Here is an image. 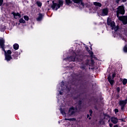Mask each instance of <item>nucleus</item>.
<instances>
[{
	"instance_id": "obj_1",
	"label": "nucleus",
	"mask_w": 127,
	"mask_h": 127,
	"mask_svg": "<svg viewBox=\"0 0 127 127\" xmlns=\"http://www.w3.org/2000/svg\"><path fill=\"white\" fill-rule=\"evenodd\" d=\"M57 89L59 92L57 96V98L58 99V104H62L61 106H64V100L62 99V96L64 94H67V93H69L70 92V88L68 87L66 85H65L64 84V81H63L60 83L58 86Z\"/></svg>"
},
{
	"instance_id": "obj_2",
	"label": "nucleus",
	"mask_w": 127,
	"mask_h": 127,
	"mask_svg": "<svg viewBox=\"0 0 127 127\" xmlns=\"http://www.w3.org/2000/svg\"><path fill=\"white\" fill-rule=\"evenodd\" d=\"M81 102L79 103V107H76L75 108H74V107L70 108L68 111V108H63V106H60L61 109H60V112L61 114L63 115L64 117H67V118H70L71 116H73L75 115V113L76 112H77V110L78 109H80V107H81Z\"/></svg>"
},
{
	"instance_id": "obj_3",
	"label": "nucleus",
	"mask_w": 127,
	"mask_h": 127,
	"mask_svg": "<svg viewBox=\"0 0 127 127\" xmlns=\"http://www.w3.org/2000/svg\"><path fill=\"white\" fill-rule=\"evenodd\" d=\"M118 10L116 11L117 16L119 20L122 21L123 24L126 25L127 24V15L126 16H120V14H124L125 12V7L124 6L121 5L119 6L117 9Z\"/></svg>"
},
{
	"instance_id": "obj_4",
	"label": "nucleus",
	"mask_w": 127,
	"mask_h": 127,
	"mask_svg": "<svg viewBox=\"0 0 127 127\" xmlns=\"http://www.w3.org/2000/svg\"><path fill=\"white\" fill-rule=\"evenodd\" d=\"M0 46L2 50L4 52L5 60L6 61H10L12 58L11 57V51L8 50L7 52L4 49V40L3 39H0Z\"/></svg>"
},
{
	"instance_id": "obj_5",
	"label": "nucleus",
	"mask_w": 127,
	"mask_h": 127,
	"mask_svg": "<svg viewBox=\"0 0 127 127\" xmlns=\"http://www.w3.org/2000/svg\"><path fill=\"white\" fill-rule=\"evenodd\" d=\"M52 8L53 10H57L61 6H63V0H59L58 2H55L54 0L52 1Z\"/></svg>"
},
{
	"instance_id": "obj_6",
	"label": "nucleus",
	"mask_w": 127,
	"mask_h": 127,
	"mask_svg": "<svg viewBox=\"0 0 127 127\" xmlns=\"http://www.w3.org/2000/svg\"><path fill=\"white\" fill-rule=\"evenodd\" d=\"M80 61V60H79L78 59V56L77 55V54L73 53V56H70L69 57H68L66 59H64L63 60V63H65V62H75V61Z\"/></svg>"
},
{
	"instance_id": "obj_7",
	"label": "nucleus",
	"mask_w": 127,
	"mask_h": 127,
	"mask_svg": "<svg viewBox=\"0 0 127 127\" xmlns=\"http://www.w3.org/2000/svg\"><path fill=\"white\" fill-rule=\"evenodd\" d=\"M107 25L111 26L112 29L115 30V31H118V29H119V27L116 26L115 23L114 21H112L111 18H108Z\"/></svg>"
},
{
	"instance_id": "obj_8",
	"label": "nucleus",
	"mask_w": 127,
	"mask_h": 127,
	"mask_svg": "<svg viewBox=\"0 0 127 127\" xmlns=\"http://www.w3.org/2000/svg\"><path fill=\"white\" fill-rule=\"evenodd\" d=\"M127 99H125V100H120L119 102V106L121 107L122 111H124L125 110V107H126V105H127Z\"/></svg>"
},
{
	"instance_id": "obj_9",
	"label": "nucleus",
	"mask_w": 127,
	"mask_h": 127,
	"mask_svg": "<svg viewBox=\"0 0 127 127\" xmlns=\"http://www.w3.org/2000/svg\"><path fill=\"white\" fill-rule=\"evenodd\" d=\"M116 77V73H113L112 75V78L110 76H108V80L111 85H114V78Z\"/></svg>"
},
{
	"instance_id": "obj_10",
	"label": "nucleus",
	"mask_w": 127,
	"mask_h": 127,
	"mask_svg": "<svg viewBox=\"0 0 127 127\" xmlns=\"http://www.w3.org/2000/svg\"><path fill=\"white\" fill-rule=\"evenodd\" d=\"M108 13H109V9H108V8H104L102 9L101 11V15H102V16L108 15Z\"/></svg>"
},
{
	"instance_id": "obj_11",
	"label": "nucleus",
	"mask_w": 127,
	"mask_h": 127,
	"mask_svg": "<svg viewBox=\"0 0 127 127\" xmlns=\"http://www.w3.org/2000/svg\"><path fill=\"white\" fill-rule=\"evenodd\" d=\"M72 1L74 3H77V4H80L82 7H84V3H83L82 0H72Z\"/></svg>"
},
{
	"instance_id": "obj_12",
	"label": "nucleus",
	"mask_w": 127,
	"mask_h": 127,
	"mask_svg": "<svg viewBox=\"0 0 127 127\" xmlns=\"http://www.w3.org/2000/svg\"><path fill=\"white\" fill-rule=\"evenodd\" d=\"M89 63H90V60H87L85 63V64L81 66V68H82V69H86L88 65L89 66H91V64H89Z\"/></svg>"
},
{
	"instance_id": "obj_13",
	"label": "nucleus",
	"mask_w": 127,
	"mask_h": 127,
	"mask_svg": "<svg viewBox=\"0 0 127 127\" xmlns=\"http://www.w3.org/2000/svg\"><path fill=\"white\" fill-rule=\"evenodd\" d=\"M42 18H43V15L41 13H39V16L37 18V21H41V20H42Z\"/></svg>"
},
{
	"instance_id": "obj_14",
	"label": "nucleus",
	"mask_w": 127,
	"mask_h": 127,
	"mask_svg": "<svg viewBox=\"0 0 127 127\" xmlns=\"http://www.w3.org/2000/svg\"><path fill=\"white\" fill-rule=\"evenodd\" d=\"M111 122L112 123H113V124H117L118 123V119L115 118V117H113L111 118Z\"/></svg>"
},
{
	"instance_id": "obj_15",
	"label": "nucleus",
	"mask_w": 127,
	"mask_h": 127,
	"mask_svg": "<svg viewBox=\"0 0 127 127\" xmlns=\"http://www.w3.org/2000/svg\"><path fill=\"white\" fill-rule=\"evenodd\" d=\"M14 15V18H19V17H20L21 15L19 13L17 12V13H14L13 14Z\"/></svg>"
},
{
	"instance_id": "obj_16",
	"label": "nucleus",
	"mask_w": 127,
	"mask_h": 127,
	"mask_svg": "<svg viewBox=\"0 0 127 127\" xmlns=\"http://www.w3.org/2000/svg\"><path fill=\"white\" fill-rule=\"evenodd\" d=\"M93 4H94V5H95V6H98L99 7H101V6H102V4H101V3L98 2H94Z\"/></svg>"
},
{
	"instance_id": "obj_17",
	"label": "nucleus",
	"mask_w": 127,
	"mask_h": 127,
	"mask_svg": "<svg viewBox=\"0 0 127 127\" xmlns=\"http://www.w3.org/2000/svg\"><path fill=\"white\" fill-rule=\"evenodd\" d=\"M5 30V26L4 25H0V31L3 32Z\"/></svg>"
},
{
	"instance_id": "obj_18",
	"label": "nucleus",
	"mask_w": 127,
	"mask_h": 127,
	"mask_svg": "<svg viewBox=\"0 0 127 127\" xmlns=\"http://www.w3.org/2000/svg\"><path fill=\"white\" fill-rule=\"evenodd\" d=\"M19 53L17 52H15L14 54V55H13L14 59H17V57H18V55H19Z\"/></svg>"
},
{
	"instance_id": "obj_19",
	"label": "nucleus",
	"mask_w": 127,
	"mask_h": 127,
	"mask_svg": "<svg viewBox=\"0 0 127 127\" xmlns=\"http://www.w3.org/2000/svg\"><path fill=\"white\" fill-rule=\"evenodd\" d=\"M19 47V46L17 44H14L13 45V48L15 50H17Z\"/></svg>"
},
{
	"instance_id": "obj_20",
	"label": "nucleus",
	"mask_w": 127,
	"mask_h": 127,
	"mask_svg": "<svg viewBox=\"0 0 127 127\" xmlns=\"http://www.w3.org/2000/svg\"><path fill=\"white\" fill-rule=\"evenodd\" d=\"M88 53L90 55L91 58H95V56H94V53L93 52L89 51Z\"/></svg>"
},
{
	"instance_id": "obj_21",
	"label": "nucleus",
	"mask_w": 127,
	"mask_h": 127,
	"mask_svg": "<svg viewBox=\"0 0 127 127\" xmlns=\"http://www.w3.org/2000/svg\"><path fill=\"white\" fill-rule=\"evenodd\" d=\"M121 81H122V82H123V85H126L127 83V79L126 78L122 79Z\"/></svg>"
},
{
	"instance_id": "obj_22",
	"label": "nucleus",
	"mask_w": 127,
	"mask_h": 127,
	"mask_svg": "<svg viewBox=\"0 0 127 127\" xmlns=\"http://www.w3.org/2000/svg\"><path fill=\"white\" fill-rule=\"evenodd\" d=\"M65 1L66 2V4H67L68 5L72 3V1H71V0H65Z\"/></svg>"
},
{
	"instance_id": "obj_23",
	"label": "nucleus",
	"mask_w": 127,
	"mask_h": 127,
	"mask_svg": "<svg viewBox=\"0 0 127 127\" xmlns=\"http://www.w3.org/2000/svg\"><path fill=\"white\" fill-rule=\"evenodd\" d=\"M36 3L38 6L41 7L42 6V3H41L40 1H38L36 2Z\"/></svg>"
},
{
	"instance_id": "obj_24",
	"label": "nucleus",
	"mask_w": 127,
	"mask_h": 127,
	"mask_svg": "<svg viewBox=\"0 0 127 127\" xmlns=\"http://www.w3.org/2000/svg\"><path fill=\"white\" fill-rule=\"evenodd\" d=\"M20 23H25V20L23 19V18H21L19 19Z\"/></svg>"
},
{
	"instance_id": "obj_25",
	"label": "nucleus",
	"mask_w": 127,
	"mask_h": 127,
	"mask_svg": "<svg viewBox=\"0 0 127 127\" xmlns=\"http://www.w3.org/2000/svg\"><path fill=\"white\" fill-rule=\"evenodd\" d=\"M124 52H127V45H126L124 48Z\"/></svg>"
},
{
	"instance_id": "obj_26",
	"label": "nucleus",
	"mask_w": 127,
	"mask_h": 127,
	"mask_svg": "<svg viewBox=\"0 0 127 127\" xmlns=\"http://www.w3.org/2000/svg\"><path fill=\"white\" fill-rule=\"evenodd\" d=\"M24 18L25 20H29V17H28V16H24Z\"/></svg>"
},
{
	"instance_id": "obj_27",
	"label": "nucleus",
	"mask_w": 127,
	"mask_h": 127,
	"mask_svg": "<svg viewBox=\"0 0 127 127\" xmlns=\"http://www.w3.org/2000/svg\"><path fill=\"white\" fill-rule=\"evenodd\" d=\"M2 3H3V0H0V6L2 5Z\"/></svg>"
},
{
	"instance_id": "obj_28",
	"label": "nucleus",
	"mask_w": 127,
	"mask_h": 127,
	"mask_svg": "<svg viewBox=\"0 0 127 127\" xmlns=\"http://www.w3.org/2000/svg\"><path fill=\"white\" fill-rule=\"evenodd\" d=\"M117 91L119 93L120 91H121V88H120V87H117Z\"/></svg>"
},
{
	"instance_id": "obj_29",
	"label": "nucleus",
	"mask_w": 127,
	"mask_h": 127,
	"mask_svg": "<svg viewBox=\"0 0 127 127\" xmlns=\"http://www.w3.org/2000/svg\"><path fill=\"white\" fill-rule=\"evenodd\" d=\"M115 112L116 114H117V113H119V110L118 109H115Z\"/></svg>"
},
{
	"instance_id": "obj_30",
	"label": "nucleus",
	"mask_w": 127,
	"mask_h": 127,
	"mask_svg": "<svg viewBox=\"0 0 127 127\" xmlns=\"http://www.w3.org/2000/svg\"><path fill=\"white\" fill-rule=\"evenodd\" d=\"M90 116H92V114H93V111L92 110H89Z\"/></svg>"
},
{
	"instance_id": "obj_31",
	"label": "nucleus",
	"mask_w": 127,
	"mask_h": 127,
	"mask_svg": "<svg viewBox=\"0 0 127 127\" xmlns=\"http://www.w3.org/2000/svg\"><path fill=\"white\" fill-rule=\"evenodd\" d=\"M64 121H72V119H71L65 118Z\"/></svg>"
},
{
	"instance_id": "obj_32",
	"label": "nucleus",
	"mask_w": 127,
	"mask_h": 127,
	"mask_svg": "<svg viewBox=\"0 0 127 127\" xmlns=\"http://www.w3.org/2000/svg\"><path fill=\"white\" fill-rule=\"evenodd\" d=\"M121 0H116L117 3H119Z\"/></svg>"
},
{
	"instance_id": "obj_33",
	"label": "nucleus",
	"mask_w": 127,
	"mask_h": 127,
	"mask_svg": "<svg viewBox=\"0 0 127 127\" xmlns=\"http://www.w3.org/2000/svg\"><path fill=\"white\" fill-rule=\"evenodd\" d=\"M89 117H90V116L89 115H87V118L89 119V120H91V118L90 117L89 118Z\"/></svg>"
},
{
	"instance_id": "obj_34",
	"label": "nucleus",
	"mask_w": 127,
	"mask_h": 127,
	"mask_svg": "<svg viewBox=\"0 0 127 127\" xmlns=\"http://www.w3.org/2000/svg\"><path fill=\"white\" fill-rule=\"evenodd\" d=\"M94 64V61L93 60H91V65H93Z\"/></svg>"
},
{
	"instance_id": "obj_35",
	"label": "nucleus",
	"mask_w": 127,
	"mask_h": 127,
	"mask_svg": "<svg viewBox=\"0 0 127 127\" xmlns=\"http://www.w3.org/2000/svg\"><path fill=\"white\" fill-rule=\"evenodd\" d=\"M109 126H110V127H113V124H110Z\"/></svg>"
},
{
	"instance_id": "obj_36",
	"label": "nucleus",
	"mask_w": 127,
	"mask_h": 127,
	"mask_svg": "<svg viewBox=\"0 0 127 127\" xmlns=\"http://www.w3.org/2000/svg\"><path fill=\"white\" fill-rule=\"evenodd\" d=\"M127 0H122L123 2H126Z\"/></svg>"
},
{
	"instance_id": "obj_37",
	"label": "nucleus",
	"mask_w": 127,
	"mask_h": 127,
	"mask_svg": "<svg viewBox=\"0 0 127 127\" xmlns=\"http://www.w3.org/2000/svg\"><path fill=\"white\" fill-rule=\"evenodd\" d=\"M86 49L87 50H88V49H89V48L88 47H86Z\"/></svg>"
},
{
	"instance_id": "obj_38",
	"label": "nucleus",
	"mask_w": 127,
	"mask_h": 127,
	"mask_svg": "<svg viewBox=\"0 0 127 127\" xmlns=\"http://www.w3.org/2000/svg\"><path fill=\"white\" fill-rule=\"evenodd\" d=\"M59 124H60V121H59Z\"/></svg>"
},
{
	"instance_id": "obj_39",
	"label": "nucleus",
	"mask_w": 127,
	"mask_h": 127,
	"mask_svg": "<svg viewBox=\"0 0 127 127\" xmlns=\"http://www.w3.org/2000/svg\"><path fill=\"white\" fill-rule=\"evenodd\" d=\"M90 49H92V47H90Z\"/></svg>"
},
{
	"instance_id": "obj_40",
	"label": "nucleus",
	"mask_w": 127,
	"mask_h": 127,
	"mask_svg": "<svg viewBox=\"0 0 127 127\" xmlns=\"http://www.w3.org/2000/svg\"><path fill=\"white\" fill-rule=\"evenodd\" d=\"M48 2H49V1H48Z\"/></svg>"
}]
</instances>
